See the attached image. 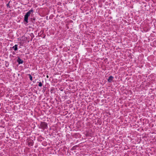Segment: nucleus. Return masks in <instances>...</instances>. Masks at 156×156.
Segmentation results:
<instances>
[{"instance_id":"nucleus-1","label":"nucleus","mask_w":156,"mask_h":156,"mask_svg":"<svg viewBox=\"0 0 156 156\" xmlns=\"http://www.w3.org/2000/svg\"><path fill=\"white\" fill-rule=\"evenodd\" d=\"M33 12V10H30L25 15L24 17V21L26 22V23H28V18L30 15L31 13Z\"/></svg>"},{"instance_id":"nucleus-2","label":"nucleus","mask_w":156,"mask_h":156,"mask_svg":"<svg viewBox=\"0 0 156 156\" xmlns=\"http://www.w3.org/2000/svg\"><path fill=\"white\" fill-rule=\"evenodd\" d=\"M41 128L43 129H44L48 127L47 124L45 122H41L40 124Z\"/></svg>"},{"instance_id":"nucleus-3","label":"nucleus","mask_w":156,"mask_h":156,"mask_svg":"<svg viewBox=\"0 0 156 156\" xmlns=\"http://www.w3.org/2000/svg\"><path fill=\"white\" fill-rule=\"evenodd\" d=\"M114 78V77L112 76H110L108 79V81L109 83L112 82V80H113V79Z\"/></svg>"},{"instance_id":"nucleus-4","label":"nucleus","mask_w":156,"mask_h":156,"mask_svg":"<svg viewBox=\"0 0 156 156\" xmlns=\"http://www.w3.org/2000/svg\"><path fill=\"white\" fill-rule=\"evenodd\" d=\"M17 62L19 64H22L23 62V61L20 59L19 58L17 59Z\"/></svg>"},{"instance_id":"nucleus-5","label":"nucleus","mask_w":156,"mask_h":156,"mask_svg":"<svg viewBox=\"0 0 156 156\" xmlns=\"http://www.w3.org/2000/svg\"><path fill=\"white\" fill-rule=\"evenodd\" d=\"M12 48L15 51H16L18 49V45L17 44H15L14 46L12 47Z\"/></svg>"},{"instance_id":"nucleus-6","label":"nucleus","mask_w":156,"mask_h":156,"mask_svg":"<svg viewBox=\"0 0 156 156\" xmlns=\"http://www.w3.org/2000/svg\"><path fill=\"white\" fill-rule=\"evenodd\" d=\"M5 65L6 67H8L9 66V62L7 61H5Z\"/></svg>"},{"instance_id":"nucleus-7","label":"nucleus","mask_w":156,"mask_h":156,"mask_svg":"<svg viewBox=\"0 0 156 156\" xmlns=\"http://www.w3.org/2000/svg\"><path fill=\"white\" fill-rule=\"evenodd\" d=\"M28 75L29 76V78L31 81L32 80V77L30 74H28Z\"/></svg>"},{"instance_id":"nucleus-8","label":"nucleus","mask_w":156,"mask_h":156,"mask_svg":"<svg viewBox=\"0 0 156 156\" xmlns=\"http://www.w3.org/2000/svg\"><path fill=\"white\" fill-rule=\"evenodd\" d=\"M42 84L41 82H40L39 83L38 86H39L41 87L42 86Z\"/></svg>"},{"instance_id":"nucleus-9","label":"nucleus","mask_w":156,"mask_h":156,"mask_svg":"<svg viewBox=\"0 0 156 156\" xmlns=\"http://www.w3.org/2000/svg\"><path fill=\"white\" fill-rule=\"evenodd\" d=\"M9 2L8 4H7V7H9L10 8V6H9Z\"/></svg>"},{"instance_id":"nucleus-10","label":"nucleus","mask_w":156,"mask_h":156,"mask_svg":"<svg viewBox=\"0 0 156 156\" xmlns=\"http://www.w3.org/2000/svg\"><path fill=\"white\" fill-rule=\"evenodd\" d=\"M47 78H48V75H47Z\"/></svg>"}]
</instances>
